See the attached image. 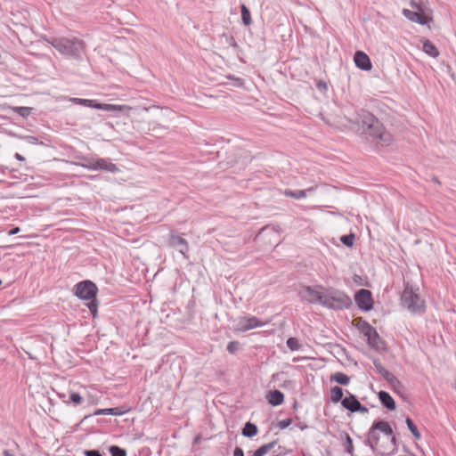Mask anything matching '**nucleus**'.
<instances>
[{
    "label": "nucleus",
    "instance_id": "nucleus-42",
    "mask_svg": "<svg viewBox=\"0 0 456 456\" xmlns=\"http://www.w3.org/2000/svg\"><path fill=\"white\" fill-rule=\"evenodd\" d=\"M226 38H227V43H228L231 46H232V47H234V48L238 46V45H237V43H236V41H235V38H234L232 36H226Z\"/></svg>",
    "mask_w": 456,
    "mask_h": 456
},
{
    "label": "nucleus",
    "instance_id": "nucleus-49",
    "mask_svg": "<svg viewBox=\"0 0 456 456\" xmlns=\"http://www.w3.org/2000/svg\"><path fill=\"white\" fill-rule=\"evenodd\" d=\"M3 455L4 456H14V454L11 451H9V450H4L3 451Z\"/></svg>",
    "mask_w": 456,
    "mask_h": 456
},
{
    "label": "nucleus",
    "instance_id": "nucleus-28",
    "mask_svg": "<svg viewBox=\"0 0 456 456\" xmlns=\"http://www.w3.org/2000/svg\"><path fill=\"white\" fill-rule=\"evenodd\" d=\"M241 20L245 26H249L252 23L251 14L249 9L244 4H240Z\"/></svg>",
    "mask_w": 456,
    "mask_h": 456
},
{
    "label": "nucleus",
    "instance_id": "nucleus-18",
    "mask_svg": "<svg viewBox=\"0 0 456 456\" xmlns=\"http://www.w3.org/2000/svg\"><path fill=\"white\" fill-rule=\"evenodd\" d=\"M379 399L381 404L390 411H394L396 407L395 402L389 393L386 391H380L379 393Z\"/></svg>",
    "mask_w": 456,
    "mask_h": 456
},
{
    "label": "nucleus",
    "instance_id": "nucleus-3",
    "mask_svg": "<svg viewBox=\"0 0 456 456\" xmlns=\"http://www.w3.org/2000/svg\"><path fill=\"white\" fill-rule=\"evenodd\" d=\"M321 305L330 309L342 310L348 308L352 305V300L345 293L331 289L323 293Z\"/></svg>",
    "mask_w": 456,
    "mask_h": 456
},
{
    "label": "nucleus",
    "instance_id": "nucleus-26",
    "mask_svg": "<svg viewBox=\"0 0 456 456\" xmlns=\"http://www.w3.org/2000/svg\"><path fill=\"white\" fill-rule=\"evenodd\" d=\"M343 389L340 387H333L330 389V400L334 403H338V402H341L343 398Z\"/></svg>",
    "mask_w": 456,
    "mask_h": 456
},
{
    "label": "nucleus",
    "instance_id": "nucleus-23",
    "mask_svg": "<svg viewBox=\"0 0 456 456\" xmlns=\"http://www.w3.org/2000/svg\"><path fill=\"white\" fill-rule=\"evenodd\" d=\"M374 428H377V430L381 431L386 436H391L393 434V429L390 427L389 423L385 420H379L374 421Z\"/></svg>",
    "mask_w": 456,
    "mask_h": 456
},
{
    "label": "nucleus",
    "instance_id": "nucleus-32",
    "mask_svg": "<svg viewBox=\"0 0 456 456\" xmlns=\"http://www.w3.org/2000/svg\"><path fill=\"white\" fill-rule=\"evenodd\" d=\"M111 456H126V451L118 445H111L109 448Z\"/></svg>",
    "mask_w": 456,
    "mask_h": 456
},
{
    "label": "nucleus",
    "instance_id": "nucleus-33",
    "mask_svg": "<svg viewBox=\"0 0 456 456\" xmlns=\"http://www.w3.org/2000/svg\"><path fill=\"white\" fill-rule=\"evenodd\" d=\"M286 345L291 351H297L300 347L299 342L296 338H289Z\"/></svg>",
    "mask_w": 456,
    "mask_h": 456
},
{
    "label": "nucleus",
    "instance_id": "nucleus-47",
    "mask_svg": "<svg viewBox=\"0 0 456 456\" xmlns=\"http://www.w3.org/2000/svg\"><path fill=\"white\" fill-rule=\"evenodd\" d=\"M296 427H297L301 430H305V429L308 428V426L305 423H303V422L296 423Z\"/></svg>",
    "mask_w": 456,
    "mask_h": 456
},
{
    "label": "nucleus",
    "instance_id": "nucleus-19",
    "mask_svg": "<svg viewBox=\"0 0 456 456\" xmlns=\"http://www.w3.org/2000/svg\"><path fill=\"white\" fill-rule=\"evenodd\" d=\"M355 322L356 328L366 338L370 337V334H371V332L375 330V328H373L368 322H366L362 318H357Z\"/></svg>",
    "mask_w": 456,
    "mask_h": 456
},
{
    "label": "nucleus",
    "instance_id": "nucleus-17",
    "mask_svg": "<svg viewBox=\"0 0 456 456\" xmlns=\"http://www.w3.org/2000/svg\"><path fill=\"white\" fill-rule=\"evenodd\" d=\"M379 442V435L377 433V428H374V424L370 427L367 434L365 444L370 446L371 450H375Z\"/></svg>",
    "mask_w": 456,
    "mask_h": 456
},
{
    "label": "nucleus",
    "instance_id": "nucleus-2",
    "mask_svg": "<svg viewBox=\"0 0 456 456\" xmlns=\"http://www.w3.org/2000/svg\"><path fill=\"white\" fill-rule=\"evenodd\" d=\"M48 42L61 54L75 59H79L85 50L84 41L77 37H53Z\"/></svg>",
    "mask_w": 456,
    "mask_h": 456
},
{
    "label": "nucleus",
    "instance_id": "nucleus-37",
    "mask_svg": "<svg viewBox=\"0 0 456 456\" xmlns=\"http://www.w3.org/2000/svg\"><path fill=\"white\" fill-rule=\"evenodd\" d=\"M410 5L413 9V11L425 12L422 4L420 2H418L416 0H411Z\"/></svg>",
    "mask_w": 456,
    "mask_h": 456
},
{
    "label": "nucleus",
    "instance_id": "nucleus-22",
    "mask_svg": "<svg viewBox=\"0 0 456 456\" xmlns=\"http://www.w3.org/2000/svg\"><path fill=\"white\" fill-rule=\"evenodd\" d=\"M422 50L431 57H437L439 55L438 49L428 39L423 41Z\"/></svg>",
    "mask_w": 456,
    "mask_h": 456
},
{
    "label": "nucleus",
    "instance_id": "nucleus-39",
    "mask_svg": "<svg viewBox=\"0 0 456 456\" xmlns=\"http://www.w3.org/2000/svg\"><path fill=\"white\" fill-rule=\"evenodd\" d=\"M17 113H19L22 117H27L31 112V108L29 107H17L16 108Z\"/></svg>",
    "mask_w": 456,
    "mask_h": 456
},
{
    "label": "nucleus",
    "instance_id": "nucleus-15",
    "mask_svg": "<svg viewBox=\"0 0 456 456\" xmlns=\"http://www.w3.org/2000/svg\"><path fill=\"white\" fill-rule=\"evenodd\" d=\"M373 364L379 374H380L388 383L394 384L398 381L397 379L381 364L379 359H375L373 361Z\"/></svg>",
    "mask_w": 456,
    "mask_h": 456
},
{
    "label": "nucleus",
    "instance_id": "nucleus-6",
    "mask_svg": "<svg viewBox=\"0 0 456 456\" xmlns=\"http://www.w3.org/2000/svg\"><path fill=\"white\" fill-rule=\"evenodd\" d=\"M97 286L91 281L86 280L75 285L74 294L80 299L90 300L96 297Z\"/></svg>",
    "mask_w": 456,
    "mask_h": 456
},
{
    "label": "nucleus",
    "instance_id": "nucleus-40",
    "mask_svg": "<svg viewBox=\"0 0 456 456\" xmlns=\"http://www.w3.org/2000/svg\"><path fill=\"white\" fill-rule=\"evenodd\" d=\"M292 419H282L281 421L278 422V427L281 428V429H285L287 428L291 423H292Z\"/></svg>",
    "mask_w": 456,
    "mask_h": 456
},
{
    "label": "nucleus",
    "instance_id": "nucleus-29",
    "mask_svg": "<svg viewBox=\"0 0 456 456\" xmlns=\"http://www.w3.org/2000/svg\"><path fill=\"white\" fill-rule=\"evenodd\" d=\"M405 423H406L409 430L414 436V438L417 440L420 439V437H421L420 433L418 430V428H417L416 425L414 424V422L412 421V419L411 418L407 417L405 419Z\"/></svg>",
    "mask_w": 456,
    "mask_h": 456
},
{
    "label": "nucleus",
    "instance_id": "nucleus-35",
    "mask_svg": "<svg viewBox=\"0 0 456 456\" xmlns=\"http://www.w3.org/2000/svg\"><path fill=\"white\" fill-rule=\"evenodd\" d=\"M239 347L240 343L238 341H231L228 343L226 349L230 354H235L239 350Z\"/></svg>",
    "mask_w": 456,
    "mask_h": 456
},
{
    "label": "nucleus",
    "instance_id": "nucleus-31",
    "mask_svg": "<svg viewBox=\"0 0 456 456\" xmlns=\"http://www.w3.org/2000/svg\"><path fill=\"white\" fill-rule=\"evenodd\" d=\"M355 235L354 233H349L346 235H343L340 238V241L348 248H352L354 246Z\"/></svg>",
    "mask_w": 456,
    "mask_h": 456
},
{
    "label": "nucleus",
    "instance_id": "nucleus-44",
    "mask_svg": "<svg viewBox=\"0 0 456 456\" xmlns=\"http://www.w3.org/2000/svg\"><path fill=\"white\" fill-rule=\"evenodd\" d=\"M316 86L319 90H326L327 89V84L322 80L318 81L316 84Z\"/></svg>",
    "mask_w": 456,
    "mask_h": 456
},
{
    "label": "nucleus",
    "instance_id": "nucleus-38",
    "mask_svg": "<svg viewBox=\"0 0 456 456\" xmlns=\"http://www.w3.org/2000/svg\"><path fill=\"white\" fill-rule=\"evenodd\" d=\"M346 441L347 444V445L346 447V452L352 455L354 453V446H353V441L348 434H346Z\"/></svg>",
    "mask_w": 456,
    "mask_h": 456
},
{
    "label": "nucleus",
    "instance_id": "nucleus-12",
    "mask_svg": "<svg viewBox=\"0 0 456 456\" xmlns=\"http://www.w3.org/2000/svg\"><path fill=\"white\" fill-rule=\"evenodd\" d=\"M264 325L265 322L259 321L256 316L243 317L238 322V330L240 331H247Z\"/></svg>",
    "mask_w": 456,
    "mask_h": 456
},
{
    "label": "nucleus",
    "instance_id": "nucleus-51",
    "mask_svg": "<svg viewBox=\"0 0 456 456\" xmlns=\"http://www.w3.org/2000/svg\"><path fill=\"white\" fill-rule=\"evenodd\" d=\"M266 229H267V227H264V228H262L261 232H264V231H265Z\"/></svg>",
    "mask_w": 456,
    "mask_h": 456
},
{
    "label": "nucleus",
    "instance_id": "nucleus-30",
    "mask_svg": "<svg viewBox=\"0 0 456 456\" xmlns=\"http://www.w3.org/2000/svg\"><path fill=\"white\" fill-rule=\"evenodd\" d=\"M94 415H121L122 411H119L118 408H106V409H99L94 413Z\"/></svg>",
    "mask_w": 456,
    "mask_h": 456
},
{
    "label": "nucleus",
    "instance_id": "nucleus-43",
    "mask_svg": "<svg viewBox=\"0 0 456 456\" xmlns=\"http://www.w3.org/2000/svg\"><path fill=\"white\" fill-rule=\"evenodd\" d=\"M368 411L369 410L366 406L362 405L361 403H358L355 412L367 413Z\"/></svg>",
    "mask_w": 456,
    "mask_h": 456
},
{
    "label": "nucleus",
    "instance_id": "nucleus-16",
    "mask_svg": "<svg viewBox=\"0 0 456 456\" xmlns=\"http://www.w3.org/2000/svg\"><path fill=\"white\" fill-rule=\"evenodd\" d=\"M346 396L341 401L342 406L351 412H355L357 409L358 403H360L357 397L351 394L349 391H346Z\"/></svg>",
    "mask_w": 456,
    "mask_h": 456
},
{
    "label": "nucleus",
    "instance_id": "nucleus-25",
    "mask_svg": "<svg viewBox=\"0 0 456 456\" xmlns=\"http://www.w3.org/2000/svg\"><path fill=\"white\" fill-rule=\"evenodd\" d=\"M330 380L335 381L339 385L346 386L350 382V377L343 372H335L330 376Z\"/></svg>",
    "mask_w": 456,
    "mask_h": 456
},
{
    "label": "nucleus",
    "instance_id": "nucleus-14",
    "mask_svg": "<svg viewBox=\"0 0 456 456\" xmlns=\"http://www.w3.org/2000/svg\"><path fill=\"white\" fill-rule=\"evenodd\" d=\"M368 345L378 351L385 349V341L380 338L376 329L367 337Z\"/></svg>",
    "mask_w": 456,
    "mask_h": 456
},
{
    "label": "nucleus",
    "instance_id": "nucleus-13",
    "mask_svg": "<svg viewBox=\"0 0 456 456\" xmlns=\"http://www.w3.org/2000/svg\"><path fill=\"white\" fill-rule=\"evenodd\" d=\"M354 61L355 66L362 70L369 71L372 68L370 57L362 51H357L354 53Z\"/></svg>",
    "mask_w": 456,
    "mask_h": 456
},
{
    "label": "nucleus",
    "instance_id": "nucleus-7",
    "mask_svg": "<svg viewBox=\"0 0 456 456\" xmlns=\"http://www.w3.org/2000/svg\"><path fill=\"white\" fill-rule=\"evenodd\" d=\"M89 170H102L109 173H118L119 168L118 166L106 159H97L96 160H89L87 163L82 165Z\"/></svg>",
    "mask_w": 456,
    "mask_h": 456
},
{
    "label": "nucleus",
    "instance_id": "nucleus-24",
    "mask_svg": "<svg viewBox=\"0 0 456 456\" xmlns=\"http://www.w3.org/2000/svg\"><path fill=\"white\" fill-rule=\"evenodd\" d=\"M257 431L258 429L256 425L248 421L244 425L241 434L245 437H253L257 434Z\"/></svg>",
    "mask_w": 456,
    "mask_h": 456
},
{
    "label": "nucleus",
    "instance_id": "nucleus-48",
    "mask_svg": "<svg viewBox=\"0 0 456 456\" xmlns=\"http://www.w3.org/2000/svg\"><path fill=\"white\" fill-rule=\"evenodd\" d=\"M14 157H15L16 159H18L20 161H24L25 160V158L22 155H20V153H15Z\"/></svg>",
    "mask_w": 456,
    "mask_h": 456
},
{
    "label": "nucleus",
    "instance_id": "nucleus-46",
    "mask_svg": "<svg viewBox=\"0 0 456 456\" xmlns=\"http://www.w3.org/2000/svg\"><path fill=\"white\" fill-rule=\"evenodd\" d=\"M20 227H13L12 229H11L9 232H8V234L9 235H15V234H18L20 232Z\"/></svg>",
    "mask_w": 456,
    "mask_h": 456
},
{
    "label": "nucleus",
    "instance_id": "nucleus-21",
    "mask_svg": "<svg viewBox=\"0 0 456 456\" xmlns=\"http://www.w3.org/2000/svg\"><path fill=\"white\" fill-rule=\"evenodd\" d=\"M314 191V187H311L307 190H298V191H292V190H289V189H286L284 191H283V194L287 197H289V198H293V199H296V200H301V199H304L306 197V193L307 191Z\"/></svg>",
    "mask_w": 456,
    "mask_h": 456
},
{
    "label": "nucleus",
    "instance_id": "nucleus-10",
    "mask_svg": "<svg viewBox=\"0 0 456 456\" xmlns=\"http://www.w3.org/2000/svg\"><path fill=\"white\" fill-rule=\"evenodd\" d=\"M168 245L174 248H176L184 256L186 252L189 250V244L187 240L174 231L170 232Z\"/></svg>",
    "mask_w": 456,
    "mask_h": 456
},
{
    "label": "nucleus",
    "instance_id": "nucleus-5",
    "mask_svg": "<svg viewBox=\"0 0 456 456\" xmlns=\"http://www.w3.org/2000/svg\"><path fill=\"white\" fill-rule=\"evenodd\" d=\"M72 102L85 107L94 108L105 111H121L123 110H130L131 108L126 105H116L109 103H100L96 100L71 98Z\"/></svg>",
    "mask_w": 456,
    "mask_h": 456
},
{
    "label": "nucleus",
    "instance_id": "nucleus-45",
    "mask_svg": "<svg viewBox=\"0 0 456 456\" xmlns=\"http://www.w3.org/2000/svg\"><path fill=\"white\" fill-rule=\"evenodd\" d=\"M233 456H244V452L240 447H236L233 451Z\"/></svg>",
    "mask_w": 456,
    "mask_h": 456
},
{
    "label": "nucleus",
    "instance_id": "nucleus-1",
    "mask_svg": "<svg viewBox=\"0 0 456 456\" xmlns=\"http://www.w3.org/2000/svg\"><path fill=\"white\" fill-rule=\"evenodd\" d=\"M362 129L366 135L379 139L382 144L388 145L393 138L390 133L385 130L383 124L371 113H365L362 118Z\"/></svg>",
    "mask_w": 456,
    "mask_h": 456
},
{
    "label": "nucleus",
    "instance_id": "nucleus-34",
    "mask_svg": "<svg viewBox=\"0 0 456 456\" xmlns=\"http://www.w3.org/2000/svg\"><path fill=\"white\" fill-rule=\"evenodd\" d=\"M82 402H83V397L78 393H76V392H73L70 394L69 401H65L66 403H72L75 405H78Z\"/></svg>",
    "mask_w": 456,
    "mask_h": 456
},
{
    "label": "nucleus",
    "instance_id": "nucleus-11",
    "mask_svg": "<svg viewBox=\"0 0 456 456\" xmlns=\"http://www.w3.org/2000/svg\"><path fill=\"white\" fill-rule=\"evenodd\" d=\"M403 14L410 20L417 22L421 25L428 24L432 20V18L426 12H420L417 11H411L408 9L403 10Z\"/></svg>",
    "mask_w": 456,
    "mask_h": 456
},
{
    "label": "nucleus",
    "instance_id": "nucleus-20",
    "mask_svg": "<svg viewBox=\"0 0 456 456\" xmlns=\"http://www.w3.org/2000/svg\"><path fill=\"white\" fill-rule=\"evenodd\" d=\"M268 403L273 406L281 405L284 401V395L280 390H271L268 394Z\"/></svg>",
    "mask_w": 456,
    "mask_h": 456
},
{
    "label": "nucleus",
    "instance_id": "nucleus-36",
    "mask_svg": "<svg viewBox=\"0 0 456 456\" xmlns=\"http://www.w3.org/2000/svg\"><path fill=\"white\" fill-rule=\"evenodd\" d=\"M88 308H89L91 314H93V316H95L97 314V308H98V304H97L95 297L90 299V302L88 304Z\"/></svg>",
    "mask_w": 456,
    "mask_h": 456
},
{
    "label": "nucleus",
    "instance_id": "nucleus-27",
    "mask_svg": "<svg viewBox=\"0 0 456 456\" xmlns=\"http://www.w3.org/2000/svg\"><path fill=\"white\" fill-rule=\"evenodd\" d=\"M276 444L277 440H274L271 443L263 444L253 452V456H265L269 451H271L275 446Z\"/></svg>",
    "mask_w": 456,
    "mask_h": 456
},
{
    "label": "nucleus",
    "instance_id": "nucleus-53",
    "mask_svg": "<svg viewBox=\"0 0 456 456\" xmlns=\"http://www.w3.org/2000/svg\"><path fill=\"white\" fill-rule=\"evenodd\" d=\"M2 284V281L0 280V285Z\"/></svg>",
    "mask_w": 456,
    "mask_h": 456
},
{
    "label": "nucleus",
    "instance_id": "nucleus-41",
    "mask_svg": "<svg viewBox=\"0 0 456 456\" xmlns=\"http://www.w3.org/2000/svg\"><path fill=\"white\" fill-rule=\"evenodd\" d=\"M86 456H102L98 450H88L85 452Z\"/></svg>",
    "mask_w": 456,
    "mask_h": 456
},
{
    "label": "nucleus",
    "instance_id": "nucleus-8",
    "mask_svg": "<svg viewBox=\"0 0 456 456\" xmlns=\"http://www.w3.org/2000/svg\"><path fill=\"white\" fill-rule=\"evenodd\" d=\"M354 301L362 311L367 312L373 307L372 293L368 289H359L354 295Z\"/></svg>",
    "mask_w": 456,
    "mask_h": 456
},
{
    "label": "nucleus",
    "instance_id": "nucleus-50",
    "mask_svg": "<svg viewBox=\"0 0 456 456\" xmlns=\"http://www.w3.org/2000/svg\"><path fill=\"white\" fill-rule=\"evenodd\" d=\"M391 442H392L394 444H396V438H395V436H394V437H392Z\"/></svg>",
    "mask_w": 456,
    "mask_h": 456
},
{
    "label": "nucleus",
    "instance_id": "nucleus-4",
    "mask_svg": "<svg viewBox=\"0 0 456 456\" xmlns=\"http://www.w3.org/2000/svg\"><path fill=\"white\" fill-rule=\"evenodd\" d=\"M401 301L403 306L412 313L419 311L424 306V301L409 287L403 291Z\"/></svg>",
    "mask_w": 456,
    "mask_h": 456
},
{
    "label": "nucleus",
    "instance_id": "nucleus-52",
    "mask_svg": "<svg viewBox=\"0 0 456 456\" xmlns=\"http://www.w3.org/2000/svg\"><path fill=\"white\" fill-rule=\"evenodd\" d=\"M60 397H61V398H64V397H65V395H60Z\"/></svg>",
    "mask_w": 456,
    "mask_h": 456
},
{
    "label": "nucleus",
    "instance_id": "nucleus-9",
    "mask_svg": "<svg viewBox=\"0 0 456 456\" xmlns=\"http://www.w3.org/2000/svg\"><path fill=\"white\" fill-rule=\"evenodd\" d=\"M299 295L302 300L307 301L310 304H322L323 293L316 290L314 287L304 286L299 291Z\"/></svg>",
    "mask_w": 456,
    "mask_h": 456
}]
</instances>
